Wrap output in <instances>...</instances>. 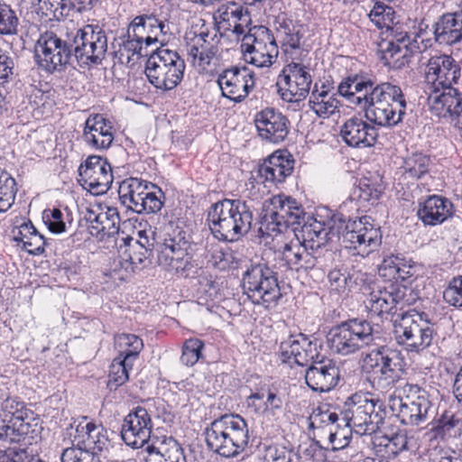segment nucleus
<instances>
[{"instance_id":"2","label":"nucleus","mask_w":462,"mask_h":462,"mask_svg":"<svg viewBox=\"0 0 462 462\" xmlns=\"http://www.w3.org/2000/svg\"><path fill=\"white\" fill-rule=\"evenodd\" d=\"M226 32L241 40V51L246 62L257 68L271 67L277 60L279 48L272 31L263 25L247 29L251 23L249 12L234 3L220 6L213 15Z\"/></svg>"},{"instance_id":"9","label":"nucleus","mask_w":462,"mask_h":462,"mask_svg":"<svg viewBox=\"0 0 462 462\" xmlns=\"http://www.w3.org/2000/svg\"><path fill=\"white\" fill-rule=\"evenodd\" d=\"M306 214L298 202L284 195H277L263 204L258 232L262 236H273L288 227L300 226Z\"/></svg>"},{"instance_id":"47","label":"nucleus","mask_w":462,"mask_h":462,"mask_svg":"<svg viewBox=\"0 0 462 462\" xmlns=\"http://www.w3.org/2000/svg\"><path fill=\"white\" fill-rule=\"evenodd\" d=\"M436 437L457 438L462 434V414L445 411L431 428Z\"/></svg>"},{"instance_id":"33","label":"nucleus","mask_w":462,"mask_h":462,"mask_svg":"<svg viewBox=\"0 0 462 462\" xmlns=\"http://www.w3.org/2000/svg\"><path fill=\"white\" fill-rule=\"evenodd\" d=\"M294 168V160L290 155L273 152L257 170V179L264 187L272 188L282 183L289 177Z\"/></svg>"},{"instance_id":"30","label":"nucleus","mask_w":462,"mask_h":462,"mask_svg":"<svg viewBox=\"0 0 462 462\" xmlns=\"http://www.w3.org/2000/svg\"><path fill=\"white\" fill-rule=\"evenodd\" d=\"M74 441L79 447L77 450L95 455L107 448L109 444L106 430L101 424H96L86 417L76 426Z\"/></svg>"},{"instance_id":"42","label":"nucleus","mask_w":462,"mask_h":462,"mask_svg":"<svg viewBox=\"0 0 462 462\" xmlns=\"http://www.w3.org/2000/svg\"><path fill=\"white\" fill-rule=\"evenodd\" d=\"M115 58L122 64H128L135 56L150 57L152 49L146 46L142 41L136 37H132L130 32L118 37L113 43Z\"/></svg>"},{"instance_id":"53","label":"nucleus","mask_w":462,"mask_h":462,"mask_svg":"<svg viewBox=\"0 0 462 462\" xmlns=\"http://www.w3.org/2000/svg\"><path fill=\"white\" fill-rule=\"evenodd\" d=\"M154 188L147 189V196L143 195L144 198H141V200H139L140 203L137 205V209H133L132 212L142 215L157 213L162 209L164 195L160 189L157 191L152 190Z\"/></svg>"},{"instance_id":"50","label":"nucleus","mask_w":462,"mask_h":462,"mask_svg":"<svg viewBox=\"0 0 462 462\" xmlns=\"http://www.w3.org/2000/svg\"><path fill=\"white\" fill-rule=\"evenodd\" d=\"M16 191L15 180L5 170L0 169V213L12 207Z\"/></svg>"},{"instance_id":"43","label":"nucleus","mask_w":462,"mask_h":462,"mask_svg":"<svg viewBox=\"0 0 462 462\" xmlns=\"http://www.w3.org/2000/svg\"><path fill=\"white\" fill-rule=\"evenodd\" d=\"M12 237L17 245L30 254H40L44 250L45 239L32 226L31 221H23L12 229Z\"/></svg>"},{"instance_id":"46","label":"nucleus","mask_w":462,"mask_h":462,"mask_svg":"<svg viewBox=\"0 0 462 462\" xmlns=\"http://www.w3.org/2000/svg\"><path fill=\"white\" fill-rule=\"evenodd\" d=\"M381 60L385 66L400 69L410 62L412 48H405L394 41H383L380 44Z\"/></svg>"},{"instance_id":"25","label":"nucleus","mask_w":462,"mask_h":462,"mask_svg":"<svg viewBox=\"0 0 462 462\" xmlns=\"http://www.w3.org/2000/svg\"><path fill=\"white\" fill-rule=\"evenodd\" d=\"M222 96L236 102H242L255 86L254 75L247 68L225 69L217 78Z\"/></svg>"},{"instance_id":"57","label":"nucleus","mask_w":462,"mask_h":462,"mask_svg":"<svg viewBox=\"0 0 462 462\" xmlns=\"http://www.w3.org/2000/svg\"><path fill=\"white\" fill-rule=\"evenodd\" d=\"M197 294L199 304L208 305L219 298L218 285L208 277H200Z\"/></svg>"},{"instance_id":"26","label":"nucleus","mask_w":462,"mask_h":462,"mask_svg":"<svg viewBox=\"0 0 462 462\" xmlns=\"http://www.w3.org/2000/svg\"><path fill=\"white\" fill-rule=\"evenodd\" d=\"M275 31L281 49L288 59L300 60L302 54L307 51L302 48L301 40L304 36V26L284 14H280L275 20Z\"/></svg>"},{"instance_id":"28","label":"nucleus","mask_w":462,"mask_h":462,"mask_svg":"<svg viewBox=\"0 0 462 462\" xmlns=\"http://www.w3.org/2000/svg\"><path fill=\"white\" fill-rule=\"evenodd\" d=\"M339 136L352 148H367L374 145L377 140V129L361 116H353L340 126Z\"/></svg>"},{"instance_id":"60","label":"nucleus","mask_w":462,"mask_h":462,"mask_svg":"<svg viewBox=\"0 0 462 462\" xmlns=\"http://www.w3.org/2000/svg\"><path fill=\"white\" fill-rule=\"evenodd\" d=\"M204 344L198 338H190L184 343L180 361L188 366L195 365L200 356Z\"/></svg>"},{"instance_id":"36","label":"nucleus","mask_w":462,"mask_h":462,"mask_svg":"<svg viewBox=\"0 0 462 462\" xmlns=\"http://www.w3.org/2000/svg\"><path fill=\"white\" fill-rule=\"evenodd\" d=\"M146 462H187L181 446L171 437L153 438L145 447Z\"/></svg>"},{"instance_id":"44","label":"nucleus","mask_w":462,"mask_h":462,"mask_svg":"<svg viewBox=\"0 0 462 462\" xmlns=\"http://www.w3.org/2000/svg\"><path fill=\"white\" fill-rule=\"evenodd\" d=\"M309 249L296 238L295 241H291L283 245L282 260L291 270L312 269L316 265V258L308 251Z\"/></svg>"},{"instance_id":"18","label":"nucleus","mask_w":462,"mask_h":462,"mask_svg":"<svg viewBox=\"0 0 462 462\" xmlns=\"http://www.w3.org/2000/svg\"><path fill=\"white\" fill-rule=\"evenodd\" d=\"M186 39L188 58L199 73L211 72L218 66L221 50L217 33L201 32Z\"/></svg>"},{"instance_id":"15","label":"nucleus","mask_w":462,"mask_h":462,"mask_svg":"<svg viewBox=\"0 0 462 462\" xmlns=\"http://www.w3.org/2000/svg\"><path fill=\"white\" fill-rule=\"evenodd\" d=\"M71 44L70 32L64 40L53 32L42 33L34 46L36 64L50 74L65 70L73 55Z\"/></svg>"},{"instance_id":"48","label":"nucleus","mask_w":462,"mask_h":462,"mask_svg":"<svg viewBox=\"0 0 462 462\" xmlns=\"http://www.w3.org/2000/svg\"><path fill=\"white\" fill-rule=\"evenodd\" d=\"M115 344L118 348V356L126 361L134 362L143 348V340L134 334H120L116 336Z\"/></svg>"},{"instance_id":"35","label":"nucleus","mask_w":462,"mask_h":462,"mask_svg":"<svg viewBox=\"0 0 462 462\" xmlns=\"http://www.w3.org/2000/svg\"><path fill=\"white\" fill-rule=\"evenodd\" d=\"M308 106L318 117L328 119L339 113L340 101L329 83L319 84L316 82L311 90Z\"/></svg>"},{"instance_id":"22","label":"nucleus","mask_w":462,"mask_h":462,"mask_svg":"<svg viewBox=\"0 0 462 462\" xmlns=\"http://www.w3.org/2000/svg\"><path fill=\"white\" fill-rule=\"evenodd\" d=\"M152 423L151 415L143 407L138 406L126 415L121 426V437L132 448L146 447L152 439Z\"/></svg>"},{"instance_id":"49","label":"nucleus","mask_w":462,"mask_h":462,"mask_svg":"<svg viewBox=\"0 0 462 462\" xmlns=\"http://www.w3.org/2000/svg\"><path fill=\"white\" fill-rule=\"evenodd\" d=\"M383 191L382 178L379 174L368 173L360 179L357 187L358 199L374 205Z\"/></svg>"},{"instance_id":"55","label":"nucleus","mask_w":462,"mask_h":462,"mask_svg":"<svg viewBox=\"0 0 462 462\" xmlns=\"http://www.w3.org/2000/svg\"><path fill=\"white\" fill-rule=\"evenodd\" d=\"M430 158L422 153H413L404 160V171L411 178H421L429 171Z\"/></svg>"},{"instance_id":"8","label":"nucleus","mask_w":462,"mask_h":462,"mask_svg":"<svg viewBox=\"0 0 462 462\" xmlns=\"http://www.w3.org/2000/svg\"><path fill=\"white\" fill-rule=\"evenodd\" d=\"M346 425L358 435L375 433L385 418L383 402L370 393H356L344 402Z\"/></svg>"},{"instance_id":"6","label":"nucleus","mask_w":462,"mask_h":462,"mask_svg":"<svg viewBox=\"0 0 462 462\" xmlns=\"http://www.w3.org/2000/svg\"><path fill=\"white\" fill-rule=\"evenodd\" d=\"M397 269L393 280L394 282L373 291L365 300V308L371 315H395L398 310H402L415 302L416 297L412 290L398 283L399 281H405L413 275V267L406 264L402 259V263Z\"/></svg>"},{"instance_id":"11","label":"nucleus","mask_w":462,"mask_h":462,"mask_svg":"<svg viewBox=\"0 0 462 462\" xmlns=\"http://www.w3.org/2000/svg\"><path fill=\"white\" fill-rule=\"evenodd\" d=\"M185 67L184 60L178 52L156 47L152 49L144 72L154 88L169 91L181 82Z\"/></svg>"},{"instance_id":"17","label":"nucleus","mask_w":462,"mask_h":462,"mask_svg":"<svg viewBox=\"0 0 462 462\" xmlns=\"http://www.w3.org/2000/svg\"><path fill=\"white\" fill-rule=\"evenodd\" d=\"M362 360L363 371L371 374L380 386H389L400 379L402 359L399 352L381 346L367 352Z\"/></svg>"},{"instance_id":"12","label":"nucleus","mask_w":462,"mask_h":462,"mask_svg":"<svg viewBox=\"0 0 462 462\" xmlns=\"http://www.w3.org/2000/svg\"><path fill=\"white\" fill-rule=\"evenodd\" d=\"M394 333L400 345L409 351L420 353L431 345L434 329L426 313L409 310L397 315Z\"/></svg>"},{"instance_id":"58","label":"nucleus","mask_w":462,"mask_h":462,"mask_svg":"<svg viewBox=\"0 0 462 462\" xmlns=\"http://www.w3.org/2000/svg\"><path fill=\"white\" fill-rule=\"evenodd\" d=\"M146 244H143L142 241H134L133 245V253L129 255V259L131 264L135 268H139V266L144 267L151 263L150 257L152 253V246L153 244L150 243L147 239Z\"/></svg>"},{"instance_id":"27","label":"nucleus","mask_w":462,"mask_h":462,"mask_svg":"<svg viewBox=\"0 0 462 462\" xmlns=\"http://www.w3.org/2000/svg\"><path fill=\"white\" fill-rule=\"evenodd\" d=\"M306 366L305 382L313 392L328 393L337 386L339 369L332 360L319 356Z\"/></svg>"},{"instance_id":"24","label":"nucleus","mask_w":462,"mask_h":462,"mask_svg":"<svg viewBox=\"0 0 462 462\" xmlns=\"http://www.w3.org/2000/svg\"><path fill=\"white\" fill-rule=\"evenodd\" d=\"M254 121L258 136L266 143H281L289 134V118L273 107H266L257 112Z\"/></svg>"},{"instance_id":"59","label":"nucleus","mask_w":462,"mask_h":462,"mask_svg":"<svg viewBox=\"0 0 462 462\" xmlns=\"http://www.w3.org/2000/svg\"><path fill=\"white\" fill-rule=\"evenodd\" d=\"M444 301L454 308H462V275L452 278L443 291Z\"/></svg>"},{"instance_id":"13","label":"nucleus","mask_w":462,"mask_h":462,"mask_svg":"<svg viewBox=\"0 0 462 462\" xmlns=\"http://www.w3.org/2000/svg\"><path fill=\"white\" fill-rule=\"evenodd\" d=\"M375 333L370 322L352 319L333 328L329 332L330 348L342 356L354 354L374 345Z\"/></svg>"},{"instance_id":"61","label":"nucleus","mask_w":462,"mask_h":462,"mask_svg":"<svg viewBox=\"0 0 462 462\" xmlns=\"http://www.w3.org/2000/svg\"><path fill=\"white\" fill-rule=\"evenodd\" d=\"M43 220L52 233L60 234L66 230L63 214L59 208L44 210Z\"/></svg>"},{"instance_id":"1","label":"nucleus","mask_w":462,"mask_h":462,"mask_svg":"<svg viewBox=\"0 0 462 462\" xmlns=\"http://www.w3.org/2000/svg\"><path fill=\"white\" fill-rule=\"evenodd\" d=\"M332 225L327 226L322 221L308 216L302 226L293 227L294 236L310 250L320 248L332 236H337L346 247L356 250V254L366 256L375 251L382 243L380 227L369 216L346 219L341 213L332 217Z\"/></svg>"},{"instance_id":"52","label":"nucleus","mask_w":462,"mask_h":462,"mask_svg":"<svg viewBox=\"0 0 462 462\" xmlns=\"http://www.w3.org/2000/svg\"><path fill=\"white\" fill-rule=\"evenodd\" d=\"M133 362L121 357H115L109 369L108 385L116 388L123 385L129 379V371L132 370Z\"/></svg>"},{"instance_id":"38","label":"nucleus","mask_w":462,"mask_h":462,"mask_svg":"<svg viewBox=\"0 0 462 462\" xmlns=\"http://www.w3.org/2000/svg\"><path fill=\"white\" fill-rule=\"evenodd\" d=\"M433 34L439 44L459 42L462 40V5L457 12L442 14L433 26Z\"/></svg>"},{"instance_id":"63","label":"nucleus","mask_w":462,"mask_h":462,"mask_svg":"<svg viewBox=\"0 0 462 462\" xmlns=\"http://www.w3.org/2000/svg\"><path fill=\"white\" fill-rule=\"evenodd\" d=\"M60 460L61 462H102L98 455L82 453L74 448L64 449Z\"/></svg>"},{"instance_id":"14","label":"nucleus","mask_w":462,"mask_h":462,"mask_svg":"<svg viewBox=\"0 0 462 462\" xmlns=\"http://www.w3.org/2000/svg\"><path fill=\"white\" fill-rule=\"evenodd\" d=\"M402 395L391 397L389 407L402 424L417 426L426 421L431 408L428 392L415 383H405Z\"/></svg>"},{"instance_id":"16","label":"nucleus","mask_w":462,"mask_h":462,"mask_svg":"<svg viewBox=\"0 0 462 462\" xmlns=\"http://www.w3.org/2000/svg\"><path fill=\"white\" fill-rule=\"evenodd\" d=\"M72 52L80 66L100 64L107 51V37L98 25L88 24L70 32Z\"/></svg>"},{"instance_id":"19","label":"nucleus","mask_w":462,"mask_h":462,"mask_svg":"<svg viewBox=\"0 0 462 462\" xmlns=\"http://www.w3.org/2000/svg\"><path fill=\"white\" fill-rule=\"evenodd\" d=\"M426 92L430 111L462 129V87H428Z\"/></svg>"},{"instance_id":"29","label":"nucleus","mask_w":462,"mask_h":462,"mask_svg":"<svg viewBox=\"0 0 462 462\" xmlns=\"http://www.w3.org/2000/svg\"><path fill=\"white\" fill-rule=\"evenodd\" d=\"M318 342L311 341L303 334L291 336L280 345L281 358L283 363L297 364L300 366L310 365V362L319 357Z\"/></svg>"},{"instance_id":"41","label":"nucleus","mask_w":462,"mask_h":462,"mask_svg":"<svg viewBox=\"0 0 462 462\" xmlns=\"http://www.w3.org/2000/svg\"><path fill=\"white\" fill-rule=\"evenodd\" d=\"M148 188H156L152 183L139 179L127 178L120 182L118 187V198L120 204L129 211L137 209L141 198L147 196Z\"/></svg>"},{"instance_id":"62","label":"nucleus","mask_w":462,"mask_h":462,"mask_svg":"<svg viewBox=\"0 0 462 462\" xmlns=\"http://www.w3.org/2000/svg\"><path fill=\"white\" fill-rule=\"evenodd\" d=\"M328 440L331 445V449L334 451H341L340 459L346 460L354 453V448L349 446V439L347 437L338 438L337 432L329 431Z\"/></svg>"},{"instance_id":"7","label":"nucleus","mask_w":462,"mask_h":462,"mask_svg":"<svg viewBox=\"0 0 462 462\" xmlns=\"http://www.w3.org/2000/svg\"><path fill=\"white\" fill-rule=\"evenodd\" d=\"M42 427L40 419L17 398H6L0 407V439L5 442L34 440Z\"/></svg>"},{"instance_id":"54","label":"nucleus","mask_w":462,"mask_h":462,"mask_svg":"<svg viewBox=\"0 0 462 462\" xmlns=\"http://www.w3.org/2000/svg\"><path fill=\"white\" fill-rule=\"evenodd\" d=\"M263 462H302L301 457L283 446H266L263 454Z\"/></svg>"},{"instance_id":"51","label":"nucleus","mask_w":462,"mask_h":462,"mask_svg":"<svg viewBox=\"0 0 462 462\" xmlns=\"http://www.w3.org/2000/svg\"><path fill=\"white\" fill-rule=\"evenodd\" d=\"M370 21L380 29L389 30L395 23V12L393 7L376 2L369 13Z\"/></svg>"},{"instance_id":"5","label":"nucleus","mask_w":462,"mask_h":462,"mask_svg":"<svg viewBox=\"0 0 462 462\" xmlns=\"http://www.w3.org/2000/svg\"><path fill=\"white\" fill-rule=\"evenodd\" d=\"M205 439L212 452L226 458L237 457L248 445L247 422L238 414L222 415L206 429Z\"/></svg>"},{"instance_id":"32","label":"nucleus","mask_w":462,"mask_h":462,"mask_svg":"<svg viewBox=\"0 0 462 462\" xmlns=\"http://www.w3.org/2000/svg\"><path fill=\"white\" fill-rule=\"evenodd\" d=\"M88 229L92 236L100 241L119 235L120 217L116 208L106 207L88 209L86 215Z\"/></svg>"},{"instance_id":"34","label":"nucleus","mask_w":462,"mask_h":462,"mask_svg":"<svg viewBox=\"0 0 462 462\" xmlns=\"http://www.w3.org/2000/svg\"><path fill=\"white\" fill-rule=\"evenodd\" d=\"M168 25L154 15H138L128 26V32L136 37L151 49L159 47V36L166 35Z\"/></svg>"},{"instance_id":"40","label":"nucleus","mask_w":462,"mask_h":462,"mask_svg":"<svg viewBox=\"0 0 462 462\" xmlns=\"http://www.w3.org/2000/svg\"><path fill=\"white\" fill-rule=\"evenodd\" d=\"M374 79L367 76H350L338 85L337 91L353 104L363 106L366 103Z\"/></svg>"},{"instance_id":"45","label":"nucleus","mask_w":462,"mask_h":462,"mask_svg":"<svg viewBox=\"0 0 462 462\" xmlns=\"http://www.w3.org/2000/svg\"><path fill=\"white\" fill-rule=\"evenodd\" d=\"M394 105L399 104L401 106H407V102L402 88L391 82L378 83L374 79L373 87L369 92L366 103Z\"/></svg>"},{"instance_id":"56","label":"nucleus","mask_w":462,"mask_h":462,"mask_svg":"<svg viewBox=\"0 0 462 462\" xmlns=\"http://www.w3.org/2000/svg\"><path fill=\"white\" fill-rule=\"evenodd\" d=\"M19 19L10 5L0 2V35L17 33Z\"/></svg>"},{"instance_id":"20","label":"nucleus","mask_w":462,"mask_h":462,"mask_svg":"<svg viewBox=\"0 0 462 462\" xmlns=\"http://www.w3.org/2000/svg\"><path fill=\"white\" fill-rule=\"evenodd\" d=\"M312 76L309 67L300 60L288 63L278 77L277 87L281 97L286 102H299L310 94Z\"/></svg>"},{"instance_id":"10","label":"nucleus","mask_w":462,"mask_h":462,"mask_svg":"<svg viewBox=\"0 0 462 462\" xmlns=\"http://www.w3.org/2000/svg\"><path fill=\"white\" fill-rule=\"evenodd\" d=\"M244 293L254 305L270 309L282 298L277 273L265 263H251L242 277Z\"/></svg>"},{"instance_id":"23","label":"nucleus","mask_w":462,"mask_h":462,"mask_svg":"<svg viewBox=\"0 0 462 462\" xmlns=\"http://www.w3.org/2000/svg\"><path fill=\"white\" fill-rule=\"evenodd\" d=\"M424 74L428 87H461V68L450 55L430 57L426 63Z\"/></svg>"},{"instance_id":"37","label":"nucleus","mask_w":462,"mask_h":462,"mask_svg":"<svg viewBox=\"0 0 462 462\" xmlns=\"http://www.w3.org/2000/svg\"><path fill=\"white\" fill-rule=\"evenodd\" d=\"M453 213L454 206L448 199L432 195L420 203L417 215L423 224L437 226L451 217Z\"/></svg>"},{"instance_id":"64","label":"nucleus","mask_w":462,"mask_h":462,"mask_svg":"<svg viewBox=\"0 0 462 462\" xmlns=\"http://www.w3.org/2000/svg\"><path fill=\"white\" fill-rule=\"evenodd\" d=\"M328 280L334 290L344 291L350 287L351 277L346 270L334 269L328 273Z\"/></svg>"},{"instance_id":"3","label":"nucleus","mask_w":462,"mask_h":462,"mask_svg":"<svg viewBox=\"0 0 462 462\" xmlns=\"http://www.w3.org/2000/svg\"><path fill=\"white\" fill-rule=\"evenodd\" d=\"M251 201L229 199L214 203L208 212V223L212 234L219 240L235 242L245 236L254 221Z\"/></svg>"},{"instance_id":"4","label":"nucleus","mask_w":462,"mask_h":462,"mask_svg":"<svg viewBox=\"0 0 462 462\" xmlns=\"http://www.w3.org/2000/svg\"><path fill=\"white\" fill-rule=\"evenodd\" d=\"M189 235L182 227L169 223L163 227L162 242L157 245V263L179 277H192L198 268L189 253Z\"/></svg>"},{"instance_id":"39","label":"nucleus","mask_w":462,"mask_h":462,"mask_svg":"<svg viewBox=\"0 0 462 462\" xmlns=\"http://www.w3.org/2000/svg\"><path fill=\"white\" fill-rule=\"evenodd\" d=\"M365 116L370 122L382 127H393L402 121L406 106L399 104L384 105L365 103L363 106Z\"/></svg>"},{"instance_id":"21","label":"nucleus","mask_w":462,"mask_h":462,"mask_svg":"<svg viewBox=\"0 0 462 462\" xmlns=\"http://www.w3.org/2000/svg\"><path fill=\"white\" fill-rule=\"evenodd\" d=\"M79 182L95 194L106 192L113 183L112 167L106 158L88 156L79 167Z\"/></svg>"},{"instance_id":"31","label":"nucleus","mask_w":462,"mask_h":462,"mask_svg":"<svg viewBox=\"0 0 462 462\" xmlns=\"http://www.w3.org/2000/svg\"><path fill=\"white\" fill-rule=\"evenodd\" d=\"M82 139L91 149L106 150L115 139L114 126L103 115H90L85 122Z\"/></svg>"}]
</instances>
